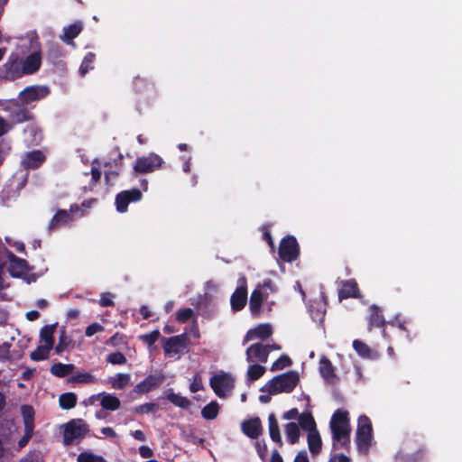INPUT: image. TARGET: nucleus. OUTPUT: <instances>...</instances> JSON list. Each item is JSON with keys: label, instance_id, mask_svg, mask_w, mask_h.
<instances>
[{"label": "nucleus", "instance_id": "nucleus-3", "mask_svg": "<svg viewBox=\"0 0 462 462\" xmlns=\"http://www.w3.org/2000/svg\"><path fill=\"white\" fill-rule=\"evenodd\" d=\"M300 382L298 372L294 370L278 374L271 379L266 384L270 394H278L280 393H291Z\"/></svg>", "mask_w": 462, "mask_h": 462}, {"label": "nucleus", "instance_id": "nucleus-62", "mask_svg": "<svg viewBox=\"0 0 462 462\" xmlns=\"http://www.w3.org/2000/svg\"><path fill=\"white\" fill-rule=\"evenodd\" d=\"M297 417L299 418V411L297 408H292L288 411L284 412L282 415V418L284 420H293L296 419Z\"/></svg>", "mask_w": 462, "mask_h": 462}, {"label": "nucleus", "instance_id": "nucleus-56", "mask_svg": "<svg viewBox=\"0 0 462 462\" xmlns=\"http://www.w3.org/2000/svg\"><path fill=\"white\" fill-rule=\"evenodd\" d=\"M12 128V124L0 116V136L6 134Z\"/></svg>", "mask_w": 462, "mask_h": 462}, {"label": "nucleus", "instance_id": "nucleus-6", "mask_svg": "<svg viewBox=\"0 0 462 462\" xmlns=\"http://www.w3.org/2000/svg\"><path fill=\"white\" fill-rule=\"evenodd\" d=\"M24 106L17 100H9L2 105L3 110L8 113L12 125L32 120V115Z\"/></svg>", "mask_w": 462, "mask_h": 462}, {"label": "nucleus", "instance_id": "nucleus-18", "mask_svg": "<svg viewBox=\"0 0 462 462\" xmlns=\"http://www.w3.org/2000/svg\"><path fill=\"white\" fill-rule=\"evenodd\" d=\"M242 284H240L236 291L233 292L230 298L231 309L233 311L242 310L247 300V289L246 281L245 278L242 279Z\"/></svg>", "mask_w": 462, "mask_h": 462}, {"label": "nucleus", "instance_id": "nucleus-58", "mask_svg": "<svg viewBox=\"0 0 462 462\" xmlns=\"http://www.w3.org/2000/svg\"><path fill=\"white\" fill-rule=\"evenodd\" d=\"M93 60H83L80 67H79V74L81 76H85L88 70L93 69V66H91Z\"/></svg>", "mask_w": 462, "mask_h": 462}, {"label": "nucleus", "instance_id": "nucleus-33", "mask_svg": "<svg viewBox=\"0 0 462 462\" xmlns=\"http://www.w3.org/2000/svg\"><path fill=\"white\" fill-rule=\"evenodd\" d=\"M269 434L273 441L282 444V437L278 420L274 413H271L268 417Z\"/></svg>", "mask_w": 462, "mask_h": 462}, {"label": "nucleus", "instance_id": "nucleus-30", "mask_svg": "<svg viewBox=\"0 0 462 462\" xmlns=\"http://www.w3.org/2000/svg\"><path fill=\"white\" fill-rule=\"evenodd\" d=\"M166 398L173 405L181 409H189L191 405V402L184 396L175 393L172 389H170L166 394Z\"/></svg>", "mask_w": 462, "mask_h": 462}, {"label": "nucleus", "instance_id": "nucleus-7", "mask_svg": "<svg viewBox=\"0 0 462 462\" xmlns=\"http://www.w3.org/2000/svg\"><path fill=\"white\" fill-rule=\"evenodd\" d=\"M161 341L165 356H169L180 355L189 345V337L186 332L171 337H162Z\"/></svg>", "mask_w": 462, "mask_h": 462}, {"label": "nucleus", "instance_id": "nucleus-53", "mask_svg": "<svg viewBox=\"0 0 462 462\" xmlns=\"http://www.w3.org/2000/svg\"><path fill=\"white\" fill-rule=\"evenodd\" d=\"M203 389L202 380L199 374H196L194 375L193 381L189 385V390L191 393H197Z\"/></svg>", "mask_w": 462, "mask_h": 462}, {"label": "nucleus", "instance_id": "nucleus-27", "mask_svg": "<svg viewBox=\"0 0 462 462\" xmlns=\"http://www.w3.org/2000/svg\"><path fill=\"white\" fill-rule=\"evenodd\" d=\"M21 70H16L11 74L13 78H21L23 75H29L36 72L42 65V60H23Z\"/></svg>", "mask_w": 462, "mask_h": 462}, {"label": "nucleus", "instance_id": "nucleus-51", "mask_svg": "<svg viewBox=\"0 0 462 462\" xmlns=\"http://www.w3.org/2000/svg\"><path fill=\"white\" fill-rule=\"evenodd\" d=\"M99 166H100L99 161L97 159H95L92 162V168L90 171L92 182L94 184L98 182L101 178V171L99 170Z\"/></svg>", "mask_w": 462, "mask_h": 462}, {"label": "nucleus", "instance_id": "nucleus-34", "mask_svg": "<svg viewBox=\"0 0 462 462\" xmlns=\"http://www.w3.org/2000/svg\"><path fill=\"white\" fill-rule=\"evenodd\" d=\"M299 424L301 427L302 430H308V432H310L312 430H317L316 422L314 420V417L312 416L311 412L310 411H304L301 414L299 415Z\"/></svg>", "mask_w": 462, "mask_h": 462}, {"label": "nucleus", "instance_id": "nucleus-20", "mask_svg": "<svg viewBox=\"0 0 462 462\" xmlns=\"http://www.w3.org/2000/svg\"><path fill=\"white\" fill-rule=\"evenodd\" d=\"M74 221V217L66 209H58L48 225L49 233Z\"/></svg>", "mask_w": 462, "mask_h": 462}, {"label": "nucleus", "instance_id": "nucleus-4", "mask_svg": "<svg viewBox=\"0 0 462 462\" xmlns=\"http://www.w3.org/2000/svg\"><path fill=\"white\" fill-rule=\"evenodd\" d=\"M373 439V427L370 419L366 415H361L357 420L356 442L357 450L366 455L369 452Z\"/></svg>", "mask_w": 462, "mask_h": 462}, {"label": "nucleus", "instance_id": "nucleus-50", "mask_svg": "<svg viewBox=\"0 0 462 462\" xmlns=\"http://www.w3.org/2000/svg\"><path fill=\"white\" fill-rule=\"evenodd\" d=\"M106 362L112 365H125L127 362V359L123 353L117 351L110 353L106 356Z\"/></svg>", "mask_w": 462, "mask_h": 462}, {"label": "nucleus", "instance_id": "nucleus-24", "mask_svg": "<svg viewBox=\"0 0 462 462\" xmlns=\"http://www.w3.org/2000/svg\"><path fill=\"white\" fill-rule=\"evenodd\" d=\"M83 23L81 21H76L63 28V34L60 36V40L68 44L74 46L73 40L82 32Z\"/></svg>", "mask_w": 462, "mask_h": 462}, {"label": "nucleus", "instance_id": "nucleus-42", "mask_svg": "<svg viewBox=\"0 0 462 462\" xmlns=\"http://www.w3.org/2000/svg\"><path fill=\"white\" fill-rule=\"evenodd\" d=\"M69 381L75 383H94L96 378L89 373H78L69 377Z\"/></svg>", "mask_w": 462, "mask_h": 462}, {"label": "nucleus", "instance_id": "nucleus-37", "mask_svg": "<svg viewBox=\"0 0 462 462\" xmlns=\"http://www.w3.org/2000/svg\"><path fill=\"white\" fill-rule=\"evenodd\" d=\"M285 434L287 440L291 444H295L299 441L300 432V428L295 422H289L285 425Z\"/></svg>", "mask_w": 462, "mask_h": 462}, {"label": "nucleus", "instance_id": "nucleus-44", "mask_svg": "<svg viewBox=\"0 0 462 462\" xmlns=\"http://www.w3.org/2000/svg\"><path fill=\"white\" fill-rule=\"evenodd\" d=\"M353 348L361 357L368 358L371 356L370 347L359 339H355L353 341Z\"/></svg>", "mask_w": 462, "mask_h": 462}, {"label": "nucleus", "instance_id": "nucleus-10", "mask_svg": "<svg viewBox=\"0 0 462 462\" xmlns=\"http://www.w3.org/2000/svg\"><path fill=\"white\" fill-rule=\"evenodd\" d=\"M209 384L216 395L225 398L234 389L235 380L229 374L221 373L213 375L209 380Z\"/></svg>", "mask_w": 462, "mask_h": 462}, {"label": "nucleus", "instance_id": "nucleus-36", "mask_svg": "<svg viewBox=\"0 0 462 462\" xmlns=\"http://www.w3.org/2000/svg\"><path fill=\"white\" fill-rule=\"evenodd\" d=\"M101 406L105 410L116 411L120 407V400L110 393H104L100 402Z\"/></svg>", "mask_w": 462, "mask_h": 462}, {"label": "nucleus", "instance_id": "nucleus-1", "mask_svg": "<svg viewBox=\"0 0 462 462\" xmlns=\"http://www.w3.org/2000/svg\"><path fill=\"white\" fill-rule=\"evenodd\" d=\"M348 411L344 410H337L330 420V429L334 442L340 443L344 448H347L350 444V421Z\"/></svg>", "mask_w": 462, "mask_h": 462}, {"label": "nucleus", "instance_id": "nucleus-29", "mask_svg": "<svg viewBox=\"0 0 462 462\" xmlns=\"http://www.w3.org/2000/svg\"><path fill=\"white\" fill-rule=\"evenodd\" d=\"M57 323L52 325H45L42 328L40 331V340L44 342L45 346L52 348L54 345V331L56 328Z\"/></svg>", "mask_w": 462, "mask_h": 462}, {"label": "nucleus", "instance_id": "nucleus-49", "mask_svg": "<svg viewBox=\"0 0 462 462\" xmlns=\"http://www.w3.org/2000/svg\"><path fill=\"white\" fill-rule=\"evenodd\" d=\"M193 315L194 311L191 308L180 309L176 312V319L180 323H186L193 317Z\"/></svg>", "mask_w": 462, "mask_h": 462}, {"label": "nucleus", "instance_id": "nucleus-17", "mask_svg": "<svg viewBox=\"0 0 462 462\" xmlns=\"http://www.w3.org/2000/svg\"><path fill=\"white\" fill-rule=\"evenodd\" d=\"M269 293L255 288L250 296L249 310L254 318H259L261 315L262 306L264 300L268 299Z\"/></svg>", "mask_w": 462, "mask_h": 462}, {"label": "nucleus", "instance_id": "nucleus-16", "mask_svg": "<svg viewBox=\"0 0 462 462\" xmlns=\"http://www.w3.org/2000/svg\"><path fill=\"white\" fill-rule=\"evenodd\" d=\"M245 354L248 362L257 360L261 363H266L270 354V346L262 343H254L246 349Z\"/></svg>", "mask_w": 462, "mask_h": 462}, {"label": "nucleus", "instance_id": "nucleus-28", "mask_svg": "<svg viewBox=\"0 0 462 462\" xmlns=\"http://www.w3.org/2000/svg\"><path fill=\"white\" fill-rule=\"evenodd\" d=\"M308 446L312 455H317L320 452L322 441L318 430L308 432Z\"/></svg>", "mask_w": 462, "mask_h": 462}, {"label": "nucleus", "instance_id": "nucleus-40", "mask_svg": "<svg viewBox=\"0 0 462 462\" xmlns=\"http://www.w3.org/2000/svg\"><path fill=\"white\" fill-rule=\"evenodd\" d=\"M51 347L48 346H39L34 351H32L30 355V357L32 361L39 362L47 359L50 356Z\"/></svg>", "mask_w": 462, "mask_h": 462}, {"label": "nucleus", "instance_id": "nucleus-26", "mask_svg": "<svg viewBox=\"0 0 462 462\" xmlns=\"http://www.w3.org/2000/svg\"><path fill=\"white\" fill-rule=\"evenodd\" d=\"M385 319L383 314V310L377 305H371L369 307V318H368V329L372 330L374 328H384Z\"/></svg>", "mask_w": 462, "mask_h": 462}, {"label": "nucleus", "instance_id": "nucleus-14", "mask_svg": "<svg viewBox=\"0 0 462 462\" xmlns=\"http://www.w3.org/2000/svg\"><path fill=\"white\" fill-rule=\"evenodd\" d=\"M164 379L162 374H149L134 387L132 393L137 395L148 393L162 384Z\"/></svg>", "mask_w": 462, "mask_h": 462}, {"label": "nucleus", "instance_id": "nucleus-57", "mask_svg": "<svg viewBox=\"0 0 462 462\" xmlns=\"http://www.w3.org/2000/svg\"><path fill=\"white\" fill-rule=\"evenodd\" d=\"M256 288H260L262 291L268 289L271 293L276 292L277 289L271 279L264 280L262 284H259Z\"/></svg>", "mask_w": 462, "mask_h": 462}, {"label": "nucleus", "instance_id": "nucleus-21", "mask_svg": "<svg viewBox=\"0 0 462 462\" xmlns=\"http://www.w3.org/2000/svg\"><path fill=\"white\" fill-rule=\"evenodd\" d=\"M243 433L250 439H256L262 434V423L258 417L244 420L241 424Z\"/></svg>", "mask_w": 462, "mask_h": 462}, {"label": "nucleus", "instance_id": "nucleus-2", "mask_svg": "<svg viewBox=\"0 0 462 462\" xmlns=\"http://www.w3.org/2000/svg\"><path fill=\"white\" fill-rule=\"evenodd\" d=\"M62 444L70 447L79 444L89 433V425L80 418L72 419L62 425Z\"/></svg>", "mask_w": 462, "mask_h": 462}, {"label": "nucleus", "instance_id": "nucleus-60", "mask_svg": "<svg viewBox=\"0 0 462 462\" xmlns=\"http://www.w3.org/2000/svg\"><path fill=\"white\" fill-rule=\"evenodd\" d=\"M255 448L258 453V456L261 457V459H263L265 457L266 452H267V447L264 442L256 441L255 442Z\"/></svg>", "mask_w": 462, "mask_h": 462}, {"label": "nucleus", "instance_id": "nucleus-63", "mask_svg": "<svg viewBox=\"0 0 462 462\" xmlns=\"http://www.w3.org/2000/svg\"><path fill=\"white\" fill-rule=\"evenodd\" d=\"M99 303L102 307L114 306V301L110 299L109 295L106 294L102 295Z\"/></svg>", "mask_w": 462, "mask_h": 462}, {"label": "nucleus", "instance_id": "nucleus-45", "mask_svg": "<svg viewBox=\"0 0 462 462\" xmlns=\"http://www.w3.org/2000/svg\"><path fill=\"white\" fill-rule=\"evenodd\" d=\"M159 410L158 403L155 402H145L143 404L135 406L134 409V412L138 414H145V413H155Z\"/></svg>", "mask_w": 462, "mask_h": 462}, {"label": "nucleus", "instance_id": "nucleus-54", "mask_svg": "<svg viewBox=\"0 0 462 462\" xmlns=\"http://www.w3.org/2000/svg\"><path fill=\"white\" fill-rule=\"evenodd\" d=\"M103 329L104 328L100 324L95 322L87 327L85 330V335L87 337H92L96 333L101 332Z\"/></svg>", "mask_w": 462, "mask_h": 462}, {"label": "nucleus", "instance_id": "nucleus-31", "mask_svg": "<svg viewBox=\"0 0 462 462\" xmlns=\"http://www.w3.org/2000/svg\"><path fill=\"white\" fill-rule=\"evenodd\" d=\"M112 388L116 390H123L131 383V375L129 374L118 373L114 377L109 378Z\"/></svg>", "mask_w": 462, "mask_h": 462}, {"label": "nucleus", "instance_id": "nucleus-61", "mask_svg": "<svg viewBox=\"0 0 462 462\" xmlns=\"http://www.w3.org/2000/svg\"><path fill=\"white\" fill-rule=\"evenodd\" d=\"M139 454L143 458H150L153 456V451L148 446H141L139 448Z\"/></svg>", "mask_w": 462, "mask_h": 462}, {"label": "nucleus", "instance_id": "nucleus-5", "mask_svg": "<svg viewBox=\"0 0 462 462\" xmlns=\"http://www.w3.org/2000/svg\"><path fill=\"white\" fill-rule=\"evenodd\" d=\"M17 47L21 49V57L19 53H12L9 58H42L41 43L35 32H29L25 37L21 38Z\"/></svg>", "mask_w": 462, "mask_h": 462}, {"label": "nucleus", "instance_id": "nucleus-15", "mask_svg": "<svg viewBox=\"0 0 462 462\" xmlns=\"http://www.w3.org/2000/svg\"><path fill=\"white\" fill-rule=\"evenodd\" d=\"M9 256L8 273L12 277L22 278L29 272L28 262L14 255L12 252L5 249Z\"/></svg>", "mask_w": 462, "mask_h": 462}, {"label": "nucleus", "instance_id": "nucleus-59", "mask_svg": "<svg viewBox=\"0 0 462 462\" xmlns=\"http://www.w3.org/2000/svg\"><path fill=\"white\" fill-rule=\"evenodd\" d=\"M94 457H95V454L88 452V451H84V452H81L78 456L77 461L78 462H93Z\"/></svg>", "mask_w": 462, "mask_h": 462}, {"label": "nucleus", "instance_id": "nucleus-11", "mask_svg": "<svg viewBox=\"0 0 462 462\" xmlns=\"http://www.w3.org/2000/svg\"><path fill=\"white\" fill-rule=\"evenodd\" d=\"M163 163L161 156L154 152H150L146 156L138 157L134 164V171L137 173H150L160 169Z\"/></svg>", "mask_w": 462, "mask_h": 462}, {"label": "nucleus", "instance_id": "nucleus-48", "mask_svg": "<svg viewBox=\"0 0 462 462\" xmlns=\"http://www.w3.org/2000/svg\"><path fill=\"white\" fill-rule=\"evenodd\" d=\"M161 333L159 330L155 329L151 333L140 335L139 339L146 344L148 346H152L155 342L160 338Z\"/></svg>", "mask_w": 462, "mask_h": 462}, {"label": "nucleus", "instance_id": "nucleus-47", "mask_svg": "<svg viewBox=\"0 0 462 462\" xmlns=\"http://www.w3.org/2000/svg\"><path fill=\"white\" fill-rule=\"evenodd\" d=\"M70 343L71 339L66 335L65 330H61L60 335L59 337V342L55 346V352L57 354H61L63 351L67 349Z\"/></svg>", "mask_w": 462, "mask_h": 462}, {"label": "nucleus", "instance_id": "nucleus-19", "mask_svg": "<svg viewBox=\"0 0 462 462\" xmlns=\"http://www.w3.org/2000/svg\"><path fill=\"white\" fill-rule=\"evenodd\" d=\"M46 156L40 150L26 152L22 159V165L26 170H36L45 162Z\"/></svg>", "mask_w": 462, "mask_h": 462}, {"label": "nucleus", "instance_id": "nucleus-35", "mask_svg": "<svg viewBox=\"0 0 462 462\" xmlns=\"http://www.w3.org/2000/svg\"><path fill=\"white\" fill-rule=\"evenodd\" d=\"M220 406L217 401H212L204 406L201 410V416L205 420H212L216 419L219 413Z\"/></svg>", "mask_w": 462, "mask_h": 462}, {"label": "nucleus", "instance_id": "nucleus-32", "mask_svg": "<svg viewBox=\"0 0 462 462\" xmlns=\"http://www.w3.org/2000/svg\"><path fill=\"white\" fill-rule=\"evenodd\" d=\"M75 369V365L72 364H62L55 363L51 366V373L60 378L65 377L70 374Z\"/></svg>", "mask_w": 462, "mask_h": 462}, {"label": "nucleus", "instance_id": "nucleus-8", "mask_svg": "<svg viewBox=\"0 0 462 462\" xmlns=\"http://www.w3.org/2000/svg\"><path fill=\"white\" fill-rule=\"evenodd\" d=\"M278 254L282 261L291 263L300 255V245L297 239L291 235L284 236L279 245Z\"/></svg>", "mask_w": 462, "mask_h": 462}, {"label": "nucleus", "instance_id": "nucleus-41", "mask_svg": "<svg viewBox=\"0 0 462 462\" xmlns=\"http://www.w3.org/2000/svg\"><path fill=\"white\" fill-rule=\"evenodd\" d=\"M265 371V367L259 364H254L249 365L247 369L248 380L256 381L260 379L264 374Z\"/></svg>", "mask_w": 462, "mask_h": 462}, {"label": "nucleus", "instance_id": "nucleus-23", "mask_svg": "<svg viewBox=\"0 0 462 462\" xmlns=\"http://www.w3.org/2000/svg\"><path fill=\"white\" fill-rule=\"evenodd\" d=\"M319 370L320 375L327 383L333 384L337 382V377L335 374V367L326 356L320 357Z\"/></svg>", "mask_w": 462, "mask_h": 462}, {"label": "nucleus", "instance_id": "nucleus-22", "mask_svg": "<svg viewBox=\"0 0 462 462\" xmlns=\"http://www.w3.org/2000/svg\"><path fill=\"white\" fill-rule=\"evenodd\" d=\"M273 335V327L269 323H263L257 327L249 329L245 337V341H250L256 338L265 340Z\"/></svg>", "mask_w": 462, "mask_h": 462}, {"label": "nucleus", "instance_id": "nucleus-52", "mask_svg": "<svg viewBox=\"0 0 462 462\" xmlns=\"http://www.w3.org/2000/svg\"><path fill=\"white\" fill-rule=\"evenodd\" d=\"M10 347H11V344L8 342L0 344V360L1 361H6L11 358Z\"/></svg>", "mask_w": 462, "mask_h": 462}, {"label": "nucleus", "instance_id": "nucleus-39", "mask_svg": "<svg viewBox=\"0 0 462 462\" xmlns=\"http://www.w3.org/2000/svg\"><path fill=\"white\" fill-rule=\"evenodd\" d=\"M60 406L64 410H70L77 404V395L74 393H62L59 398Z\"/></svg>", "mask_w": 462, "mask_h": 462}, {"label": "nucleus", "instance_id": "nucleus-38", "mask_svg": "<svg viewBox=\"0 0 462 462\" xmlns=\"http://www.w3.org/2000/svg\"><path fill=\"white\" fill-rule=\"evenodd\" d=\"M103 166L105 168L109 167L108 170L105 171V180L106 184L109 185L111 180H115L120 175L122 171V166L120 164H116V168H115V166L112 165L111 162H104Z\"/></svg>", "mask_w": 462, "mask_h": 462}, {"label": "nucleus", "instance_id": "nucleus-25", "mask_svg": "<svg viewBox=\"0 0 462 462\" xmlns=\"http://www.w3.org/2000/svg\"><path fill=\"white\" fill-rule=\"evenodd\" d=\"M359 288L358 284L354 279L346 280L342 282V286L338 291L339 300L348 298H358Z\"/></svg>", "mask_w": 462, "mask_h": 462}, {"label": "nucleus", "instance_id": "nucleus-64", "mask_svg": "<svg viewBox=\"0 0 462 462\" xmlns=\"http://www.w3.org/2000/svg\"><path fill=\"white\" fill-rule=\"evenodd\" d=\"M293 462H309V457L306 450L300 451L296 455Z\"/></svg>", "mask_w": 462, "mask_h": 462}, {"label": "nucleus", "instance_id": "nucleus-46", "mask_svg": "<svg viewBox=\"0 0 462 462\" xmlns=\"http://www.w3.org/2000/svg\"><path fill=\"white\" fill-rule=\"evenodd\" d=\"M5 78L10 79H16L17 78H13L11 74L14 73L16 70L20 71L22 64L18 62V60H8L5 64Z\"/></svg>", "mask_w": 462, "mask_h": 462}, {"label": "nucleus", "instance_id": "nucleus-55", "mask_svg": "<svg viewBox=\"0 0 462 462\" xmlns=\"http://www.w3.org/2000/svg\"><path fill=\"white\" fill-rule=\"evenodd\" d=\"M6 264L5 252L0 250V290L4 289V268Z\"/></svg>", "mask_w": 462, "mask_h": 462}, {"label": "nucleus", "instance_id": "nucleus-13", "mask_svg": "<svg viewBox=\"0 0 462 462\" xmlns=\"http://www.w3.org/2000/svg\"><path fill=\"white\" fill-rule=\"evenodd\" d=\"M142 198L143 194L137 188L123 190L116 196L115 204L116 210L120 213H125L127 211L128 205L131 202L140 201Z\"/></svg>", "mask_w": 462, "mask_h": 462}, {"label": "nucleus", "instance_id": "nucleus-12", "mask_svg": "<svg viewBox=\"0 0 462 462\" xmlns=\"http://www.w3.org/2000/svg\"><path fill=\"white\" fill-rule=\"evenodd\" d=\"M51 94V88L45 85H33L26 87L19 94L20 102L23 105H29L32 102L42 100Z\"/></svg>", "mask_w": 462, "mask_h": 462}, {"label": "nucleus", "instance_id": "nucleus-9", "mask_svg": "<svg viewBox=\"0 0 462 462\" xmlns=\"http://www.w3.org/2000/svg\"><path fill=\"white\" fill-rule=\"evenodd\" d=\"M21 413L23 417L24 430L23 437L18 441V447L23 448L27 445L34 433V417L35 411L32 406L23 404L21 406Z\"/></svg>", "mask_w": 462, "mask_h": 462}, {"label": "nucleus", "instance_id": "nucleus-43", "mask_svg": "<svg viewBox=\"0 0 462 462\" xmlns=\"http://www.w3.org/2000/svg\"><path fill=\"white\" fill-rule=\"evenodd\" d=\"M291 365L292 361L291 357L286 354H282L277 360H275L271 366V371L274 372L278 370H282L287 366H291Z\"/></svg>", "mask_w": 462, "mask_h": 462}]
</instances>
